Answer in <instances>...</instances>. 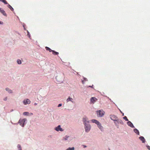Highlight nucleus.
I'll return each mask as SVG.
<instances>
[{
    "instance_id": "nucleus-1",
    "label": "nucleus",
    "mask_w": 150,
    "mask_h": 150,
    "mask_svg": "<svg viewBox=\"0 0 150 150\" xmlns=\"http://www.w3.org/2000/svg\"><path fill=\"white\" fill-rule=\"evenodd\" d=\"M98 117H103L105 114V111L103 110H97L96 111Z\"/></svg>"
},
{
    "instance_id": "nucleus-2",
    "label": "nucleus",
    "mask_w": 150,
    "mask_h": 150,
    "mask_svg": "<svg viewBox=\"0 0 150 150\" xmlns=\"http://www.w3.org/2000/svg\"><path fill=\"white\" fill-rule=\"evenodd\" d=\"M27 121V119L26 118L23 119H20L19 120L17 123L19 124L22 127H23L26 124L25 123Z\"/></svg>"
},
{
    "instance_id": "nucleus-3",
    "label": "nucleus",
    "mask_w": 150,
    "mask_h": 150,
    "mask_svg": "<svg viewBox=\"0 0 150 150\" xmlns=\"http://www.w3.org/2000/svg\"><path fill=\"white\" fill-rule=\"evenodd\" d=\"M84 125L85 132L86 133L89 132L91 128V125L89 123L85 124Z\"/></svg>"
},
{
    "instance_id": "nucleus-4",
    "label": "nucleus",
    "mask_w": 150,
    "mask_h": 150,
    "mask_svg": "<svg viewBox=\"0 0 150 150\" xmlns=\"http://www.w3.org/2000/svg\"><path fill=\"white\" fill-rule=\"evenodd\" d=\"M73 139L72 136H71L66 135L63 138V140L64 141H67L68 142L72 140Z\"/></svg>"
},
{
    "instance_id": "nucleus-5",
    "label": "nucleus",
    "mask_w": 150,
    "mask_h": 150,
    "mask_svg": "<svg viewBox=\"0 0 150 150\" xmlns=\"http://www.w3.org/2000/svg\"><path fill=\"white\" fill-rule=\"evenodd\" d=\"M82 122L84 125L89 123V120L88 118L86 116H84L82 118Z\"/></svg>"
},
{
    "instance_id": "nucleus-6",
    "label": "nucleus",
    "mask_w": 150,
    "mask_h": 150,
    "mask_svg": "<svg viewBox=\"0 0 150 150\" xmlns=\"http://www.w3.org/2000/svg\"><path fill=\"white\" fill-rule=\"evenodd\" d=\"M30 100L28 98L24 99L23 101V103L24 105H26L27 104H29L30 103Z\"/></svg>"
},
{
    "instance_id": "nucleus-7",
    "label": "nucleus",
    "mask_w": 150,
    "mask_h": 150,
    "mask_svg": "<svg viewBox=\"0 0 150 150\" xmlns=\"http://www.w3.org/2000/svg\"><path fill=\"white\" fill-rule=\"evenodd\" d=\"M71 102L72 103H75V100L71 98L70 96H69L68 98L66 100V102L68 103L69 102Z\"/></svg>"
},
{
    "instance_id": "nucleus-8",
    "label": "nucleus",
    "mask_w": 150,
    "mask_h": 150,
    "mask_svg": "<svg viewBox=\"0 0 150 150\" xmlns=\"http://www.w3.org/2000/svg\"><path fill=\"white\" fill-rule=\"evenodd\" d=\"M110 119L114 121H116L118 118L115 115H110Z\"/></svg>"
},
{
    "instance_id": "nucleus-9",
    "label": "nucleus",
    "mask_w": 150,
    "mask_h": 150,
    "mask_svg": "<svg viewBox=\"0 0 150 150\" xmlns=\"http://www.w3.org/2000/svg\"><path fill=\"white\" fill-rule=\"evenodd\" d=\"M54 129L57 132H63L64 131V129L61 127L60 125H59L57 127H55Z\"/></svg>"
},
{
    "instance_id": "nucleus-10",
    "label": "nucleus",
    "mask_w": 150,
    "mask_h": 150,
    "mask_svg": "<svg viewBox=\"0 0 150 150\" xmlns=\"http://www.w3.org/2000/svg\"><path fill=\"white\" fill-rule=\"evenodd\" d=\"M98 127L100 129L101 132L104 131V129L103 127L102 126L101 124L99 122L97 124Z\"/></svg>"
},
{
    "instance_id": "nucleus-11",
    "label": "nucleus",
    "mask_w": 150,
    "mask_h": 150,
    "mask_svg": "<svg viewBox=\"0 0 150 150\" xmlns=\"http://www.w3.org/2000/svg\"><path fill=\"white\" fill-rule=\"evenodd\" d=\"M127 124L129 126L131 127L132 128L134 127L133 125V124L130 121H128L127 122Z\"/></svg>"
},
{
    "instance_id": "nucleus-12",
    "label": "nucleus",
    "mask_w": 150,
    "mask_h": 150,
    "mask_svg": "<svg viewBox=\"0 0 150 150\" xmlns=\"http://www.w3.org/2000/svg\"><path fill=\"white\" fill-rule=\"evenodd\" d=\"M5 90L7 91L9 93L11 94L13 93L12 91L8 87H7L5 88Z\"/></svg>"
},
{
    "instance_id": "nucleus-13",
    "label": "nucleus",
    "mask_w": 150,
    "mask_h": 150,
    "mask_svg": "<svg viewBox=\"0 0 150 150\" xmlns=\"http://www.w3.org/2000/svg\"><path fill=\"white\" fill-rule=\"evenodd\" d=\"M97 100V99L95 97H92L91 98V102L94 103Z\"/></svg>"
},
{
    "instance_id": "nucleus-14",
    "label": "nucleus",
    "mask_w": 150,
    "mask_h": 150,
    "mask_svg": "<svg viewBox=\"0 0 150 150\" xmlns=\"http://www.w3.org/2000/svg\"><path fill=\"white\" fill-rule=\"evenodd\" d=\"M139 139L142 141V142L144 143L145 142V140L144 137L141 136L139 137Z\"/></svg>"
},
{
    "instance_id": "nucleus-15",
    "label": "nucleus",
    "mask_w": 150,
    "mask_h": 150,
    "mask_svg": "<svg viewBox=\"0 0 150 150\" xmlns=\"http://www.w3.org/2000/svg\"><path fill=\"white\" fill-rule=\"evenodd\" d=\"M0 12H1L3 15L5 16H6V13L5 11L4 10L1 9L0 10Z\"/></svg>"
},
{
    "instance_id": "nucleus-16",
    "label": "nucleus",
    "mask_w": 150,
    "mask_h": 150,
    "mask_svg": "<svg viewBox=\"0 0 150 150\" xmlns=\"http://www.w3.org/2000/svg\"><path fill=\"white\" fill-rule=\"evenodd\" d=\"M91 121L92 122L95 123L97 125L99 122L98 121L95 119H92Z\"/></svg>"
},
{
    "instance_id": "nucleus-17",
    "label": "nucleus",
    "mask_w": 150,
    "mask_h": 150,
    "mask_svg": "<svg viewBox=\"0 0 150 150\" xmlns=\"http://www.w3.org/2000/svg\"><path fill=\"white\" fill-rule=\"evenodd\" d=\"M116 121H117L118 122L119 124H120L122 125L123 124V122L120 119L118 118H117Z\"/></svg>"
},
{
    "instance_id": "nucleus-18",
    "label": "nucleus",
    "mask_w": 150,
    "mask_h": 150,
    "mask_svg": "<svg viewBox=\"0 0 150 150\" xmlns=\"http://www.w3.org/2000/svg\"><path fill=\"white\" fill-rule=\"evenodd\" d=\"M134 132L135 133H136L138 135H139V130L135 128L134 129Z\"/></svg>"
},
{
    "instance_id": "nucleus-19",
    "label": "nucleus",
    "mask_w": 150,
    "mask_h": 150,
    "mask_svg": "<svg viewBox=\"0 0 150 150\" xmlns=\"http://www.w3.org/2000/svg\"><path fill=\"white\" fill-rule=\"evenodd\" d=\"M59 78L58 76H56V79L57 80V81H58L59 82H63V79L62 78V79H61L60 80H58V79Z\"/></svg>"
},
{
    "instance_id": "nucleus-20",
    "label": "nucleus",
    "mask_w": 150,
    "mask_h": 150,
    "mask_svg": "<svg viewBox=\"0 0 150 150\" xmlns=\"http://www.w3.org/2000/svg\"><path fill=\"white\" fill-rule=\"evenodd\" d=\"M29 113L28 112H24L23 113V115H24L28 116L29 115Z\"/></svg>"
},
{
    "instance_id": "nucleus-21",
    "label": "nucleus",
    "mask_w": 150,
    "mask_h": 150,
    "mask_svg": "<svg viewBox=\"0 0 150 150\" xmlns=\"http://www.w3.org/2000/svg\"><path fill=\"white\" fill-rule=\"evenodd\" d=\"M8 7L9 8L10 10L12 11H13V8L9 4H8Z\"/></svg>"
},
{
    "instance_id": "nucleus-22",
    "label": "nucleus",
    "mask_w": 150,
    "mask_h": 150,
    "mask_svg": "<svg viewBox=\"0 0 150 150\" xmlns=\"http://www.w3.org/2000/svg\"><path fill=\"white\" fill-rule=\"evenodd\" d=\"M114 123L115 125L117 127V128H118L119 127V125L118 124H119L118 122L117 121H114Z\"/></svg>"
},
{
    "instance_id": "nucleus-23",
    "label": "nucleus",
    "mask_w": 150,
    "mask_h": 150,
    "mask_svg": "<svg viewBox=\"0 0 150 150\" xmlns=\"http://www.w3.org/2000/svg\"><path fill=\"white\" fill-rule=\"evenodd\" d=\"M52 54L54 55H58L59 54V53L58 52H55L53 50L52 51Z\"/></svg>"
},
{
    "instance_id": "nucleus-24",
    "label": "nucleus",
    "mask_w": 150,
    "mask_h": 150,
    "mask_svg": "<svg viewBox=\"0 0 150 150\" xmlns=\"http://www.w3.org/2000/svg\"><path fill=\"white\" fill-rule=\"evenodd\" d=\"M17 147L18 148V150H22L20 144H18L17 145Z\"/></svg>"
},
{
    "instance_id": "nucleus-25",
    "label": "nucleus",
    "mask_w": 150,
    "mask_h": 150,
    "mask_svg": "<svg viewBox=\"0 0 150 150\" xmlns=\"http://www.w3.org/2000/svg\"><path fill=\"white\" fill-rule=\"evenodd\" d=\"M75 148L74 147H69L66 150H74Z\"/></svg>"
},
{
    "instance_id": "nucleus-26",
    "label": "nucleus",
    "mask_w": 150,
    "mask_h": 150,
    "mask_svg": "<svg viewBox=\"0 0 150 150\" xmlns=\"http://www.w3.org/2000/svg\"><path fill=\"white\" fill-rule=\"evenodd\" d=\"M45 49L47 50H48L50 52H52L53 50H51L50 48L48 47H45Z\"/></svg>"
},
{
    "instance_id": "nucleus-27",
    "label": "nucleus",
    "mask_w": 150,
    "mask_h": 150,
    "mask_svg": "<svg viewBox=\"0 0 150 150\" xmlns=\"http://www.w3.org/2000/svg\"><path fill=\"white\" fill-rule=\"evenodd\" d=\"M17 63L19 64H21V61L19 59H18V60H17Z\"/></svg>"
},
{
    "instance_id": "nucleus-28",
    "label": "nucleus",
    "mask_w": 150,
    "mask_h": 150,
    "mask_svg": "<svg viewBox=\"0 0 150 150\" xmlns=\"http://www.w3.org/2000/svg\"><path fill=\"white\" fill-rule=\"evenodd\" d=\"M0 1L3 2L5 4H8L5 0H0Z\"/></svg>"
},
{
    "instance_id": "nucleus-29",
    "label": "nucleus",
    "mask_w": 150,
    "mask_h": 150,
    "mask_svg": "<svg viewBox=\"0 0 150 150\" xmlns=\"http://www.w3.org/2000/svg\"><path fill=\"white\" fill-rule=\"evenodd\" d=\"M83 79H84V80H82V83L83 84H84L85 82H84V81H87V78H84V77H83Z\"/></svg>"
},
{
    "instance_id": "nucleus-30",
    "label": "nucleus",
    "mask_w": 150,
    "mask_h": 150,
    "mask_svg": "<svg viewBox=\"0 0 150 150\" xmlns=\"http://www.w3.org/2000/svg\"><path fill=\"white\" fill-rule=\"evenodd\" d=\"M123 118L126 121H129L126 116H125L123 117Z\"/></svg>"
},
{
    "instance_id": "nucleus-31",
    "label": "nucleus",
    "mask_w": 150,
    "mask_h": 150,
    "mask_svg": "<svg viewBox=\"0 0 150 150\" xmlns=\"http://www.w3.org/2000/svg\"><path fill=\"white\" fill-rule=\"evenodd\" d=\"M146 146L149 150H150V146L149 145H146Z\"/></svg>"
},
{
    "instance_id": "nucleus-32",
    "label": "nucleus",
    "mask_w": 150,
    "mask_h": 150,
    "mask_svg": "<svg viewBox=\"0 0 150 150\" xmlns=\"http://www.w3.org/2000/svg\"><path fill=\"white\" fill-rule=\"evenodd\" d=\"M7 97H6L4 99V100L5 101H6L7 100Z\"/></svg>"
},
{
    "instance_id": "nucleus-33",
    "label": "nucleus",
    "mask_w": 150,
    "mask_h": 150,
    "mask_svg": "<svg viewBox=\"0 0 150 150\" xmlns=\"http://www.w3.org/2000/svg\"><path fill=\"white\" fill-rule=\"evenodd\" d=\"M27 32H28V37L29 38H30V35L29 34V32L28 31H27Z\"/></svg>"
},
{
    "instance_id": "nucleus-34",
    "label": "nucleus",
    "mask_w": 150,
    "mask_h": 150,
    "mask_svg": "<svg viewBox=\"0 0 150 150\" xmlns=\"http://www.w3.org/2000/svg\"><path fill=\"white\" fill-rule=\"evenodd\" d=\"M62 105V104H59L58 105V107H60Z\"/></svg>"
},
{
    "instance_id": "nucleus-35",
    "label": "nucleus",
    "mask_w": 150,
    "mask_h": 150,
    "mask_svg": "<svg viewBox=\"0 0 150 150\" xmlns=\"http://www.w3.org/2000/svg\"><path fill=\"white\" fill-rule=\"evenodd\" d=\"M83 146L84 148H86L87 147V146L86 145H83Z\"/></svg>"
},
{
    "instance_id": "nucleus-36",
    "label": "nucleus",
    "mask_w": 150,
    "mask_h": 150,
    "mask_svg": "<svg viewBox=\"0 0 150 150\" xmlns=\"http://www.w3.org/2000/svg\"><path fill=\"white\" fill-rule=\"evenodd\" d=\"M93 85L92 86H89L88 87H91V88H93Z\"/></svg>"
},
{
    "instance_id": "nucleus-37",
    "label": "nucleus",
    "mask_w": 150,
    "mask_h": 150,
    "mask_svg": "<svg viewBox=\"0 0 150 150\" xmlns=\"http://www.w3.org/2000/svg\"><path fill=\"white\" fill-rule=\"evenodd\" d=\"M11 122L12 124H14V125H16V124H17V123H13V122H12L11 121Z\"/></svg>"
},
{
    "instance_id": "nucleus-38",
    "label": "nucleus",
    "mask_w": 150,
    "mask_h": 150,
    "mask_svg": "<svg viewBox=\"0 0 150 150\" xmlns=\"http://www.w3.org/2000/svg\"><path fill=\"white\" fill-rule=\"evenodd\" d=\"M3 22L0 21V24H3Z\"/></svg>"
},
{
    "instance_id": "nucleus-39",
    "label": "nucleus",
    "mask_w": 150,
    "mask_h": 150,
    "mask_svg": "<svg viewBox=\"0 0 150 150\" xmlns=\"http://www.w3.org/2000/svg\"><path fill=\"white\" fill-rule=\"evenodd\" d=\"M37 104V103H34V105H36Z\"/></svg>"
},
{
    "instance_id": "nucleus-40",
    "label": "nucleus",
    "mask_w": 150,
    "mask_h": 150,
    "mask_svg": "<svg viewBox=\"0 0 150 150\" xmlns=\"http://www.w3.org/2000/svg\"><path fill=\"white\" fill-rule=\"evenodd\" d=\"M30 114L31 115H33V113H30Z\"/></svg>"
},
{
    "instance_id": "nucleus-41",
    "label": "nucleus",
    "mask_w": 150,
    "mask_h": 150,
    "mask_svg": "<svg viewBox=\"0 0 150 150\" xmlns=\"http://www.w3.org/2000/svg\"><path fill=\"white\" fill-rule=\"evenodd\" d=\"M110 99V100L111 101V102H112V101L111 100V99Z\"/></svg>"
},
{
    "instance_id": "nucleus-42",
    "label": "nucleus",
    "mask_w": 150,
    "mask_h": 150,
    "mask_svg": "<svg viewBox=\"0 0 150 150\" xmlns=\"http://www.w3.org/2000/svg\"><path fill=\"white\" fill-rule=\"evenodd\" d=\"M124 115V113H123L122 115L123 116Z\"/></svg>"
},
{
    "instance_id": "nucleus-43",
    "label": "nucleus",
    "mask_w": 150,
    "mask_h": 150,
    "mask_svg": "<svg viewBox=\"0 0 150 150\" xmlns=\"http://www.w3.org/2000/svg\"><path fill=\"white\" fill-rule=\"evenodd\" d=\"M1 8H0V10H1Z\"/></svg>"
},
{
    "instance_id": "nucleus-44",
    "label": "nucleus",
    "mask_w": 150,
    "mask_h": 150,
    "mask_svg": "<svg viewBox=\"0 0 150 150\" xmlns=\"http://www.w3.org/2000/svg\"><path fill=\"white\" fill-rule=\"evenodd\" d=\"M23 27H24V25H23Z\"/></svg>"
},
{
    "instance_id": "nucleus-45",
    "label": "nucleus",
    "mask_w": 150,
    "mask_h": 150,
    "mask_svg": "<svg viewBox=\"0 0 150 150\" xmlns=\"http://www.w3.org/2000/svg\"><path fill=\"white\" fill-rule=\"evenodd\" d=\"M108 150H110V149H109Z\"/></svg>"
}]
</instances>
